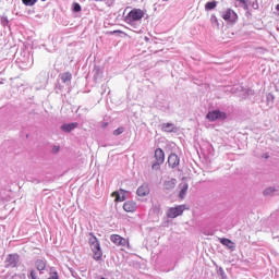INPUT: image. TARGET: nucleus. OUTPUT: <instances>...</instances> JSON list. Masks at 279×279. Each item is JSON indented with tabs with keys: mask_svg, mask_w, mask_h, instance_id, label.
I'll use <instances>...</instances> for the list:
<instances>
[{
	"mask_svg": "<svg viewBox=\"0 0 279 279\" xmlns=\"http://www.w3.org/2000/svg\"><path fill=\"white\" fill-rule=\"evenodd\" d=\"M149 193V185L143 184L137 189V195L138 197H146V195Z\"/></svg>",
	"mask_w": 279,
	"mask_h": 279,
	"instance_id": "obj_12",
	"label": "nucleus"
},
{
	"mask_svg": "<svg viewBox=\"0 0 279 279\" xmlns=\"http://www.w3.org/2000/svg\"><path fill=\"white\" fill-rule=\"evenodd\" d=\"M41 1H47V0H41Z\"/></svg>",
	"mask_w": 279,
	"mask_h": 279,
	"instance_id": "obj_29",
	"label": "nucleus"
},
{
	"mask_svg": "<svg viewBox=\"0 0 279 279\" xmlns=\"http://www.w3.org/2000/svg\"><path fill=\"white\" fill-rule=\"evenodd\" d=\"M163 1H169V0H163Z\"/></svg>",
	"mask_w": 279,
	"mask_h": 279,
	"instance_id": "obj_30",
	"label": "nucleus"
},
{
	"mask_svg": "<svg viewBox=\"0 0 279 279\" xmlns=\"http://www.w3.org/2000/svg\"><path fill=\"white\" fill-rule=\"evenodd\" d=\"M60 78L63 84H71V80H73V74H71L70 72H65L60 74Z\"/></svg>",
	"mask_w": 279,
	"mask_h": 279,
	"instance_id": "obj_13",
	"label": "nucleus"
},
{
	"mask_svg": "<svg viewBox=\"0 0 279 279\" xmlns=\"http://www.w3.org/2000/svg\"><path fill=\"white\" fill-rule=\"evenodd\" d=\"M220 16L228 25H236V21H239V14L231 8H227L220 12Z\"/></svg>",
	"mask_w": 279,
	"mask_h": 279,
	"instance_id": "obj_3",
	"label": "nucleus"
},
{
	"mask_svg": "<svg viewBox=\"0 0 279 279\" xmlns=\"http://www.w3.org/2000/svg\"><path fill=\"white\" fill-rule=\"evenodd\" d=\"M120 193L122 194V196ZM120 193L112 192L111 197H116L114 202H125V193H128V191L120 189Z\"/></svg>",
	"mask_w": 279,
	"mask_h": 279,
	"instance_id": "obj_11",
	"label": "nucleus"
},
{
	"mask_svg": "<svg viewBox=\"0 0 279 279\" xmlns=\"http://www.w3.org/2000/svg\"><path fill=\"white\" fill-rule=\"evenodd\" d=\"M77 122H72V123H68V124H63L62 126H61V130L63 131V132H73V130H75V128H77Z\"/></svg>",
	"mask_w": 279,
	"mask_h": 279,
	"instance_id": "obj_14",
	"label": "nucleus"
},
{
	"mask_svg": "<svg viewBox=\"0 0 279 279\" xmlns=\"http://www.w3.org/2000/svg\"><path fill=\"white\" fill-rule=\"evenodd\" d=\"M276 193V190L272 187H268L264 191V195H274Z\"/></svg>",
	"mask_w": 279,
	"mask_h": 279,
	"instance_id": "obj_22",
	"label": "nucleus"
},
{
	"mask_svg": "<svg viewBox=\"0 0 279 279\" xmlns=\"http://www.w3.org/2000/svg\"><path fill=\"white\" fill-rule=\"evenodd\" d=\"M227 118L228 116L226 114V112L219 110L209 111L206 116V119H208V121H217V119L223 120Z\"/></svg>",
	"mask_w": 279,
	"mask_h": 279,
	"instance_id": "obj_7",
	"label": "nucleus"
},
{
	"mask_svg": "<svg viewBox=\"0 0 279 279\" xmlns=\"http://www.w3.org/2000/svg\"><path fill=\"white\" fill-rule=\"evenodd\" d=\"M239 3H242L244 5V9H247V2L245 0H238Z\"/></svg>",
	"mask_w": 279,
	"mask_h": 279,
	"instance_id": "obj_26",
	"label": "nucleus"
},
{
	"mask_svg": "<svg viewBox=\"0 0 279 279\" xmlns=\"http://www.w3.org/2000/svg\"><path fill=\"white\" fill-rule=\"evenodd\" d=\"M162 130L163 132H173V130H175V126L173 125V123H163Z\"/></svg>",
	"mask_w": 279,
	"mask_h": 279,
	"instance_id": "obj_18",
	"label": "nucleus"
},
{
	"mask_svg": "<svg viewBox=\"0 0 279 279\" xmlns=\"http://www.w3.org/2000/svg\"><path fill=\"white\" fill-rule=\"evenodd\" d=\"M154 158L155 160L151 165V169L153 171H158V169H160V165L165 162V150H162V148H157L155 150Z\"/></svg>",
	"mask_w": 279,
	"mask_h": 279,
	"instance_id": "obj_4",
	"label": "nucleus"
},
{
	"mask_svg": "<svg viewBox=\"0 0 279 279\" xmlns=\"http://www.w3.org/2000/svg\"><path fill=\"white\" fill-rule=\"evenodd\" d=\"M74 12H82V5L80 3L74 4Z\"/></svg>",
	"mask_w": 279,
	"mask_h": 279,
	"instance_id": "obj_24",
	"label": "nucleus"
},
{
	"mask_svg": "<svg viewBox=\"0 0 279 279\" xmlns=\"http://www.w3.org/2000/svg\"><path fill=\"white\" fill-rule=\"evenodd\" d=\"M168 165L169 167H171L172 169H175V167H178V165H180V157H178L175 154H170L168 157Z\"/></svg>",
	"mask_w": 279,
	"mask_h": 279,
	"instance_id": "obj_9",
	"label": "nucleus"
},
{
	"mask_svg": "<svg viewBox=\"0 0 279 279\" xmlns=\"http://www.w3.org/2000/svg\"><path fill=\"white\" fill-rule=\"evenodd\" d=\"M110 241L113 242V244L117 245L118 247H130V240L119 234H112L110 236Z\"/></svg>",
	"mask_w": 279,
	"mask_h": 279,
	"instance_id": "obj_5",
	"label": "nucleus"
},
{
	"mask_svg": "<svg viewBox=\"0 0 279 279\" xmlns=\"http://www.w3.org/2000/svg\"><path fill=\"white\" fill-rule=\"evenodd\" d=\"M35 267H36L37 271H45V269H47V262H45L43 259H37L35 262Z\"/></svg>",
	"mask_w": 279,
	"mask_h": 279,
	"instance_id": "obj_15",
	"label": "nucleus"
},
{
	"mask_svg": "<svg viewBox=\"0 0 279 279\" xmlns=\"http://www.w3.org/2000/svg\"><path fill=\"white\" fill-rule=\"evenodd\" d=\"M276 10L279 12V4L276 5Z\"/></svg>",
	"mask_w": 279,
	"mask_h": 279,
	"instance_id": "obj_28",
	"label": "nucleus"
},
{
	"mask_svg": "<svg viewBox=\"0 0 279 279\" xmlns=\"http://www.w3.org/2000/svg\"><path fill=\"white\" fill-rule=\"evenodd\" d=\"M180 186H181V190H180V193H179V197H181V199H184V197L186 195V192L189 191V184L183 183Z\"/></svg>",
	"mask_w": 279,
	"mask_h": 279,
	"instance_id": "obj_17",
	"label": "nucleus"
},
{
	"mask_svg": "<svg viewBox=\"0 0 279 279\" xmlns=\"http://www.w3.org/2000/svg\"><path fill=\"white\" fill-rule=\"evenodd\" d=\"M186 210V205H179L177 207H171L168 213L167 217L169 219H175V217H180Z\"/></svg>",
	"mask_w": 279,
	"mask_h": 279,
	"instance_id": "obj_6",
	"label": "nucleus"
},
{
	"mask_svg": "<svg viewBox=\"0 0 279 279\" xmlns=\"http://www.w3.org/2000/svg\"><path fill=\"white\" fill-rule=\"evenodd\" d=\"M101 279H106V278L102 277Z\"/></svg>",
	"mask_w": 279,
	"mask_h": 279,
	"instance_id": "obj_31",
	"label": "nucleus"
},
{
	"mask_svg": "<svg viewBox=\"0 0 279 279\" xmlns=\"http://www.w3.org/2000/svg\"><path fill=\"white\" fill-rule=\"evenodd\" d=\"M28 278L38 279V275H37L36 270L32 269L31 272H29Z\"/></svg>",
	"mask_w": 279,
	"mask_h": 279,
	"instance_id": "obj_23",
	"label": "nucleus"
},
{
	"mask_svg": "<svg viewBox=\"0 0 279 279\" xmlns=\"http://www.w3.org/2000/svg\"><path fill=\"white\" fill-rule=\"evenodd\" d=\"M58 151H60V146H53L52 153L58 154Z\"/></svg>",
	"mask_w": 279,
	"mask_h": 279,
	"instance_id": "obj_25",
	"label": "nucleus"
},
{
	"mask_svg": "<svg viewBox=\"0 0 279 279\" xmlns=\"http://www.w3.org/2000/svg\"><path fill=\"white\" fill-rule=\"evenodd\" d=\"M221 245H226V247H229V250H234V242H232L230 239L222 238L220 240Z\"/></svg>",
	"mask_w": 279,
	"mask_h": 279,
	"instance_id": "obj_16",
	"label": "nucleus"
},
{
	"mask_svg": "<svg viewBox=\"0 0 279 279\" xmlns=\"http://www.w3.org/2000/svg\"><path fill=\"white\" fill-rule=\"evenodd\" d=\"M123 210H125V213H136V202L126 201L123 204Z\"/></svg>",
	"mask_w": 279,
	"mask_h": 279,
	"instance_id": "obj_10",
	"label": "nucleus"
},
{
	"mask_svg": "<svg viewBox=\"0 0 279 279\" xmlns=\"http://www.w3.org/2000/svg\"><path fill=\"white\" fill-rule=\"evenodd\" d=\"M125 132V128L120 126L113 131V136H120V134H123Z\"/></svg>",
	"mask_w": 279,
	"mask_h": 279,
	"instance_id": "obj_21",
	"label": "nucleus"
},
{
	"mask_svg": "<svg viewBox=\"0 0 279 279\" xmlns=\"http://www.w3.org/2000/svg\"><path fill=\"white\" fill-rule=\"evenodd\" d=\"M107 125H108V122H104L101 128L106 129Z\"/></svg>",
	"mask_w": 279,
	"mask_h": 279,
	"instance_id": "obj_27",
	"label": "nucleus"
},
{
	"mask_svg": "<svg viewBox=\"0 0 279 279\" xmlns=\"http://www.w3.org/2000/svg\"><path fill=\"white\" fill-rule=\"evenodd\" d=\"M216 8H217V2H215V1L207 2L205 4V9H207V10H215Z\"/></svg>",
	"mask_w": 279,
	"mask_h": 279,
	"instance_id": "obj_20",
	"label": "nucleus"
},
{
	"mask_svg": "<svg viewBox=\"0 0 279 279\" xmlns=\"http://www.w3.org/2000/svg\"><path fill=\"white\" fill-rule=\"evenodd\" d=\"M145 17V11L143 9H132L124 17L125 23L128 25H136L137 23H141L143 19Z\"/></svg>",
	"mask_w": 279,
	"mask_h": 279,
	"instance_id": "obj_2",
	"label": "nucleus"
},
{
	"mask_svg": "<svg viewBox=\"0 0 279 279\" xmlns=\"http://www.w3.org/2000/svg\"><path fill=\"white\" fill-rule=\"evenodd\" d=\"M22 3L27 7L36 5L38 3V0H22Z\"/></svg>",
	"mask_w": 279,
	"mask_h": 279,
	"instance_id": "obj_19",
	"label": "nucleus"
},
{
	"mask_svg": "<svg viewBox=\"0 0 279 279\" xmlns=\"http://www.w3.org/2000/svg\"><path fill=\"white\" fill-rule=\"evenodd\" d=\"M88 243L93 252L94 260H101L104 258V251L101 250V243L99 239L93 233H88Z\"/></svg>",
	"mask_w": 279,
	"mask_h": 279,
	"instance_id": "obj_1",
	"label": "nucleus"
},
{
	"mask_svg": "<svg viewBox=\"0 0 279 279\" xmlns=\"http://www.w3.org/2000/svg\"><path fill=\"white\" fill-rule=\"evenodd\" d=\"M5 265L7 267H16V265H19V255L17 254H10L8 255L7 259H5Z\"/></svg>",
	"mask_w": 279,
	"mask_h": 279,
	"instance_id": "obj_8",
	"label": "nucleus"
}]
</instances>
